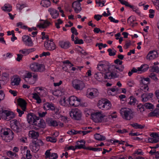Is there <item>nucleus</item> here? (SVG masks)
I'll return each instance as SVG.
<instances>
[{
	"instance_id": "nucleus-55",
	"label": "nucleus",
	"mask_w": 159,
	"mask_h": 159,
	"mask_svg": "<svg viewBox=\"0 0 159 159\" xmlns=\"http://www.w3.org/2000/svg\"><path fill=\"white\" fill-rule=\"evenodd\" d=\"M107 51L109 52V55L110 56H113L116 55V51L115 50L112 51L111 48H109L107 50Z\"/></svg>"
},
{
	"instance_id": "nucleus-49",
	"label": "nucleus",
	"mask_w": 159,
	"mask_h": 159,
	"mask_svg": "<svg viewBox=\"0 0 159 159\" xmlns=\"http://www.w3.org/2000/svg\"><path fill=\"white\" fill-rule=\"evenodd\" d=\"M17 26L18 27H19L21 29H27L28 27L27 26L24 25L23 23L21 22H19L17 23Z\"/></svg>"
},
{
	"instance_id": "nucleus-15",
	"label": "nucleus",
	"mask_w": 159,
	"mask_h": 159,
	"mask_svg": "<svg viewBox=\"0 0 159 159\" xmlns=\"http://www.w3.org/2000/svg\"><path fill=\"white\" fill-rule=\"evenodd\" d=\"M48 11L50 13V14L51 15L52 18L56 19L58 16V12L56 9L52 8H50L49 9Z\"/></svg>"
},
{
	"instance_id": "nucleus-57",
	"label": "nucleus",
	"mask_w": 159,
	"mask_h": 159,
	"mask_svg": "<svg viewBox=\"0 0 159 159\" xmlns=\"http://www.w3.org/2000/svg\"><path fill=\"white\" fill-rule=\"evenodd\" d=\"M151 71L153 72H156L157 73L159 72V68L157 66H152V67Z\"/></svg>"
},
{
	"instance_id": "nucleus-17",
	"label": "nucleus",
	"mask_w": 159,
	"mask_h": 159,
	"mask_svg": "<svg viewBox=\"0 0 159 159\" xmlns=\"http://www.w3.org/2000/svg\"><path fill=\"white\" fill-rule=\"evenodd\" d=\"M152 93H150L148 94L143 93L141 95V97L142 98V101L144 102H147L148 99L152 98L153 97Z\"/></svg>"
},
{
	"instance_id": "nucleus-3",
	"label": "nucleus",
	"mask_w": 159,
	"mask_h": 159,
	"mask_svg": "<svg viewBox=\"0 0 159 159\" xmlns=\"http://www.w3.org/2000/svg\"><path fill=\"white\" fill-rule=\"evenodd\" d=\"M30 68L31 70L34 72H42L45 70V66L44 65L39 64L37 62L32 63L30 66Z\"/></svg>"
},
{
	"instance_id": "nucleus-37",
	"label": "nucleus",
	"mask_w": 159,
	"mask_h": 159,
	"mask_svg": "<svg viewBox=\"0 0 159 159\" xmlns=\"http://www.w3.org/2000/svg\"><path fill=\"white\" fill-rule=\"evenodd\" d=\"M20 81V78L19 77L15 78L11 82V84L12 85H17L19 84Z\"/></svg>"
},
{
	"instance_id": "nucleus-45",
	"label": "nucleus",
	"mask_w": 159,
	"mask_h": 159,
	"mask_svg": "<svg viewBox=\"0 0 159 159\" xmlns=\"http://www.w3.org/2000/svg\"><path fill=\"white\" fill-rule=\"evenodd\" d=\"M81 4L80 2H77V1H75L72 4V7L75 8H78V7H81Z\"/></svg>"
},
{
	"instance_id": "nucleus-53",
	"label": "nucleus",
	"mask_w": 159,
	"mask_h": 159,
	"mask_svg": "<svg viewBox=\"0 0 159 159\" xmlns=\"http://www.w3.org/2000/svg\"><path fill=\"white\" fill-rule=\"evenodd\" d=\"M7 130H5L3 133V135L5 136H6L8 135L13 133L12 131L10 129H7Z\"/></svg>"
},
{
	"instance_id": "nucleus-12",
	"label": "nucleus",
	"mask_w": 159,
	"mask_h": 159,
	"mask_svg": "<svg viewBox=\"0 0 159 159\" xmlns=\"http://www.w3.org/2000/svg\"><path fill=\"white\" fill-rule=\"evenodd\" d=\"M17 102L19 106L21 107L22 110L25 111L27 104L25 100L22 98H19L18 99Z\"/></svg>"
},
{
	"instance_id": "nucleus-48",
	"label": "nucleus",
	"mask_w": 159,
	"mask_h": 159,
	"mask_svg": "<svg viewBox=\"0 0 159 159\" xmlns=\"http://www.w3.org/2000/svg\"><path fill=\"white\" fill-rule=\"evenodd\" d=\"M135 20V18L134 17L130 16L128 19L127 22L130 25H131Z\"/></svg>"
},
{
	"instance_id": "nucleus-7",
	"label": "nucleus",
	"mask_w": 159,
	"mask_h": 159,
	"mask_svg": "<svg viewBox=\"0 0 159 159\" xmlns=\"http://www.w3.org/2000/svg\"><path fill=\"white\" fill-rule=\"evenodd\" d=\"M88 96L90 98L97 97L99 94V92L96 89H88L87 90Z\"/></svg>"
},
{
	"instance_id": "nucleus-9",
	"label": "nucleus",
	"mask_w": 159,
	"mask_h": 159,
	"mask_svg": "<svg viewBox=\"0 0 159 159\" xmlns=\"http://www.w3.org/2000/svg\"><path fill=\"white\" fill-rule=\"evenodd\" d=\"M44 46L46 49L52 51L56 48V46L53 42L50 41H46L45 42Z\"/></svg>"
},
{
	"instance_id": "nucleus-38",
	"label": "nucleus",
	"mask_w": 159,
	"mask_h": 159,
	"mask_svg": "<svg viewBox=\"0 0 159 159\" xmlns=\"http://www.w3.org/2000/svg\"><path fill=\"white\" fill-rule=\"evenodd\" d=\"M137 109L138 111L142 112L144 111L145 109L144 105L140 104L137 106Z\"/></svg>"
},
{
	"instance_id": "nucleus-5",
	"label": "nucleus",
	"mask_w": 159,
	"mask_h": 159,
	"mask_svg": "<svg viewBox=\"0 0 159 159\" xmlns=\"http://www.w3.org/2000/svg\"><path fill=\"white\" fill-rule=\"evenodd\" d=\"M72 86L76 90H81L85 87V84L83 81L75 80L72 81Z\"/></svg>"
},
{
	"instance_id": "nucleus-39",
	"label": "nucleus",
	"mask_w": 159,
	"mask_h": 159,
	"mask_svg": "<svg viewBox=\"0 0 159 159\" xmlns=\"http://www.w3.org/2000/svg\"><path fill=\"white\" fill-rule=\"evenodd\" d=\"M113 65V68L114 69H115V68L119 72V73H120V72H122L124 69V67L123 65H121L119 67L118 66H117L114 65Z\"/></svg>"
},
{
	"instance_id": "nucleus-1",
	"label": "nucleus",
	"mask_w": 159,
	"mask_h": 159,
	"mask_svg": "<svg viewBox=\"0 0 159 159\" xmlns=\"http://www.w3.org/2000/svg\"><path fill=\"white\" fill-rule=\"evenodd\" d=\"M91 117L92 120L96 123L105 122L108 121L107 117L101 112L93 113L91 115Z\"/></svg>"
},
{
	"instance_id": "nucleus-56",
	"label": "nucleus",
	"mask_w": 159,
	"mask_h": 159,
	"mask_svg": "<svg viewBox=\"0 0 159 159\" xmlns=\"http://www.w3.org/2000/svg\"><path fill=\"white\" fill-rule=\"evenodd\" d=\"M145 108L147 109H153V105L151 103L148 102L144 104Z\"/></svg>"
},
{
	"instance_id": "nucleus-10",
	"label": "nucleus",
	"mask_w": 159,
	"mask_h": 159,
	"mask_svg": "<svg viewBox=\"0 0 159 159\" xmlns=\"http://www.w3.org/2000/svg\"><path fill=\"white\" fill-rule=\"evenodd\" d=\"M23 41L25 43V44L30 47L32 46L33 43L31 38L27 35H25L23 37Z\"/></svg>"
},
{
	"instance_id": "nucleus-27",
	"label": "nucleus",
	"mask_w": 159,
	"mask_h": 159,
	"mask_svg": "<svg viewBox=\"0 0 159 159\" xmlns=\"http://www.w3.org/2000/svg\"><path fill=\"white\" fill-rule=\"evenodd\" d=\"M150 79L149 78H142L140 80V85H148L150 83Z\"/></svg>"
},
{
	"instance_id": "nucleus-36",
	"label": "nucleus",
	"mask_w": 159,
	"mask_h": 159,
	"mask_svg": "<svg viewBox=\"0 0 159 159\" xmlns=\"http://www.w3.org/2000/svg\"><path fill=\"white\" fill-rule=\"evenodd\" d=\"M11 6L9 4H5L4 7H2L3 10L4 11H7L8 12L10 11L11 10Z\"/></svg>"
},
{
	"instance_id": "nucleus-51",
	"label": "nucleus",
	"mask_w": 159,
	"mask_h": 159,
	"mask_svg": "<svg viewBox=\"0 0 159 159\" xmlns=\"http://www.w3.org/2000/svg\"><path fill=\"white\" fill-rule=\"evenodd\" d=\"M6 117H5L4 119L6 120L7 121L10 120L11 119L13 118L14 116L13 115V113L12 112H11V113H10Z\"/></svg>"
},
{
	"instance_id": "nucleus-50",
	"label": "nucleus",
	"mask_w": 159,
	"mask_h": 159,
	"mask_svg": "<svg viewBox=\"0 0 159 159\" xmlns=\"http://www.w3.org/2000/svg\"><path fill=\"white\" fill-rule=\"evenodd\" d=\"M87 150H89L95 152L97 151H102V148H93L91 147H88L87 148Z\"/></svg>"
},
{
	"instance_id": "nucleus-24",
	"label": "nucleus",
	"mask_w": 159,
	"mask_h": 159,
	"mask_svg": "<svg viewBox=\"0 0 159 159\" xmlns=\"http://www.w3.org/2000/svg\"><path fill=\"white\" fill-rule=\"evenodd\" d=\"M47 122L48 124L50 126L56 127L58 125V122L56 120H53L51 118L47 120Z\"/></svg>"
},
{
	"instance_id": "nucleus-44",
	"label": "nucleus",
	"mask_w": 159,
	"mask_h": 159,
	"mask_svg": "<svg viewBox=\"0 0 159 159\" xmlns=\"http://www.w3.org/2000/svg\"><path fill=\"white\" fill-rule=\"evenodd\" d=\"M11 128L13 131L16 133H18L20 131L19 126H16L15 125H12L11 126Z\"/></svg>"
},
{
	"instance_id": "nucleus-32",
	"label": "nucleus",
	"mask_w": 159,
	"mask_h": 159,
	"mask_svg": "<svg viewBox=\"0 0 159 159\" xmlns=\"http://www.w3.org/2000/svg\"><path fill=\"white\" fill-rule=\"evenodd\" d=\"M13 133L5 136L4 140L7 142H10L13 138Z\"/></svg>"
},
{
	"instance_id": "nucleus-14",
	"label": "nucleus",
	"mask_w": 159,
	"mask_h": 159,
	"mask_svg": "<svg viewBox=\"0 0 159 159\" xmlns=\"http://www.w3.org/2000/svg\"><path fill=\"white\" fill-rule=\"evenodd\" d=\"M107 70H106L105 72L104 76L105 79H114L113 74L111 70L110 69H106Z\"/></svg>"
},
{
	"instance_id": "nucleus-58",
	"label": "nucleus",
	"mask_w": 159,
	"mask_h": 159,
	"mask_svg": "<svg viewBox=\"0 0 159 159\" xmlns=\"http://www.w3.org/2000/svg\"><path fill=\"white\" fill-rule=\"evenodd\" d=\"M150 136L152 138H154V139H158V138L159 136L158 134L157 133H152L150 134Z\"/></svg>"
},
{
	"instance_id": "nucleus-16",
	"label": "nucleus",
	"mask_w": 159,
	"mask_h": 159,
	"mask_svg": "<svg viewBox=\"0 0 159 159\" xmlns=\"http://www.w3.org/2000/svg\"><path fill=\"white\" fill-rule=\"evenodd\" d=\"M109 65L102 64H98L97 68L99 71H105L107 70L106 69H109Z\"/></svg>"
},
{
	"instance_id": "nucleus-4",
	"label": "nucleus",
	"mask_w": 159,
	"mask_h": 159,
	"mask_svg": "<svg viewBox=\"0 0 159 159\" xmlns=\"http://www.w3.org/2000/svg\"><path fill=\"white\" fill-rule=\"evenodd\" d=\"M70 116L74 120H81L82 112L77 108L72 109L70 113Z\"/></svg>"
},
{
	"instance_id": "nucleus-47",
	"label": "nucleus",
	"mask_w": 159,
	"mask_h": 159,
	"mask_svg": "<svg viewBox=\"0 0 159 159\" xmlns=\"http://www.w3.org/2000/svg\"><path fill=\"white\" fill-rule=\"evenodd\" d=\"M46 140L47 141H50L52 143H55L57 141V139L54 137H48L46 138Z\"/></svg>"
},
{
	"instance_id": "nucleus-22",
	"label": "nucleus",
	"mask_w": 159,
	"mask_h": 159,
	"mask_svg": "<svg viewBox=\"0 0 159 159\" xmlns=\"http://www.w3.org/2000/svg\"><path fill=\"white\" fill-rule=\"evenodd\" d=\"M29 135L30 137L36 139L39 136V133L38 132H36L34 130L30 131L29 132Z\"/></svg>"
},
{
	"instance_id": "nucleus-30",
	"label": "nucleus",
	"mask_w": 159,
	"mask_h": 159,
	"mask_svg": "<svg viewBox=\"0 0 159 159\" xmlns=\"http://www.w3.org/2000/svg\"><path fill=\"white\" fill-rule=\"evenodd\" d=\"M32 142L34 143L37 146H39L40 148V146H42L43 145V143L42 141L40 139H35L32 141Z\"/></svg>"
},
{
	"instance_id": "nucleus-23",
	"label": "nucleus",
	"mask_w": 159,
	"mask_h": 159,
	"mask_svg": "<svg viewBox=\"0 0 159 159\" xmlns=\"http://www.w3.org/2000/svg\"><path fill=\"white\" fill-rule=\"evenodd\" d=\"M42 20L44 21L43 23L41 24L37 25V27H39L40 28H42L43 29L46 28L51 24V23L47 20Z\"/></svg>"
},
{
	"instance_id": "nucleus-33",
	"label": "nucleus",
	"mask_w": 159,
	"mask_h": 159,
	"mask_svg": "<svg viewBox=\"0 0 159 159\" xmlns=\"http://www.w3.org/2000/svg\"><path fill=\"white\" fill-rule=\"evenodd\" d=\"M33 98L36 100L37 103H40L41 102V100L39 95L37 93H33Z\"/></svg>"
},
{
	"instance_id": "nucleus-25",
	"label": "nucleus",
	"mask_w": 159,
	"mask_h": 159,
	"mask_svg": "<svg viewBox=\"0 0 159 159\" xmlns=\"http://www.w3.org/2000/svg\"><path fill=\"white\" fill-rule=\"evenodd\" d=\"M30 148L31 151L34 152H37L39 149V146H37L32 142L30 145Z\"/></svg>"
},
{
	"instance_id": "nucleus-41",
	"label": "nucleus",
	"mask_w": 159,
	"mask_h": 159,
	"mask_svg": "<svg viewBox=\"0 0 159 159\" xmlns=\"http://www.w3.org/2000/svg\"><path fill=\"white\" fill-rule=\"evenodd\" d=\"M66 98L65 97L61 98L59 101V103L60 104L64 106H67V104L66 102Z\"/></svg>"
},
{
	"instance_id": "nucleus-34",
	"label": "nucleus",
	"mask_w": 159,
	"mask_h": 159,
	"mask_svg": "<svg viewBox=\"0 0 159 159\" xmlns=\"http://www.w3.org/2000/svg\"><path fill=\"white\" fill-rule=\"evenodd\" d=\"M9 79V75L7 73H3L2 74V80H0V81L7 82Z\"/></svg>"
},
{
	"instance_id": "nucleus-19",
	"label": "nucleus",
	"mask_w": 159,
	"mask_h": 159,
	"mask_svg": "<svg viewBox=\"0 0 159 159\" xmlns=\"http://www.w3.org/2000/svg\"><path fill=\"white\" fill-rule=\"evenodd\" d=\"M43 107L45 110H46L49 109L53 110L55 109V106L54 104L52 103L50 104L49 102H46L44 103Z\"/></svg>"
},
{
	"instance_id": "nucleus-62",
	"label": "nucleus",
	"mask_w": 159,
	"mask_h": 159,
	"mask_svg": "<svg viewBox=\"0 0 159 159\" xmlns=\"http://www.w3.org/2000/svg\"><path fill=\"white\" fill-rule=\"evenodd\" d=\"M76 149H81L83 148L85 149H87L88 147H86L83 144H80V145H77L75 146Z\"/></svg>"
},
{
	"instance_id": "nucleus-26",
	"label": "nucleus",
	"mask_w": 159,
	"mask_h": 159,
	"mask_svg": "<svg viewBox=\"0 0 159 159\" xmlns=\"http://www.w3.org/2000/svg\"><path fill=\"white\" fill-rule=\"evenodd\" d=\"M40 4L43 7H48L51 5L50 0H43L41 1Z\"/></svg>"
},
{
	"instance_id": "nucleus-61",
	"label": "nucleus",
	"mask_w": 159,
	"mask_h": 159,
	"mask_svg": "<svg viewBox=\"0 0 159 159\" xmlns=\"http://www.w3.org/2000/svg\"><path fill=\"white\" fill-rule=\"evenodd\" d=\"M7 154L8 156L11 157H12L14 156H16L17 155V154L16 153L10 151H8L7 152Z\"/></svg>"
},
{
	"instance_id": "nucleus-59",
	"label": "nucleus",
	"mask_w": 159,
	"mask_h": 159,
	"mask_svg": "<svg viewBox=\"0 0 159 159\" xmlns=\"http://www.w3.org/2000/svg\"><path fill=\"white\" fill-rule=\"evenodd\" d=\"M32 73L31 72H29L24 75V79H25L26 78L30 79L32 77Z\"/></svg>"
},
{
	"instance_id": "nucleus-63",
	"label": "nucleus",
	"mask_w": 159,
	"mask_h": 159,
	"mask_svg": "<svg viewBox=\"0 0 159 159\" xmlns=\"http://www.w3.org/2000/svg\"><path fill=\"white\" fill-rule=\"evenodd\" d=\"M137 70L134 67L132 68L131 71H129L128 73V75L129 76H130L133 73L137 72Z\"/></svg>"
},
{
	"instance_id": "nucleus-21",
	"label": "nucleus",
	"mask_w": 159,
	"mask_h": 159,
	"mask_svg": "<svg viewBox=\"0 0 159 159\" xmlns=\"http://www.w3.org/2000/svg\"><path fill=\"white\" fill-rule=\"evenodd\" d=\"M113 66L109 65V69H110L111 70L113 74L114 79L115 78H118L119 76V72L117 70L113 68Z\"/></svg>"
},
{
	"instance_id": "nucleus-28",
	"label": "nucleus",
	"mask_w": 159,
	"mask_h": 159,
	"mask_svg": "<svg viewBox=\"0 0 159 159\" xmlns=\"http://www.w3.org/2000/svg\"><path fill=\"white\" fill-rule=\"evenodd\" d=\"M11 112L2 109L1 111L0 116L3 118L4 119L8 115H8L10 113H11Z\"/></svg>"
},
{
	"instance_id": "nucleus-52",
	"label": "nucleus",
	"mask_w": 159,
	"mask_h": 159,
	"mask_svg": "<svg viewBox=\"0 0 159 159\" xmlns=\"http://www.w3.org/2000/svg\"><path fill=\"white\" fill-rule=\"evenodd\" d=\"M148 142L152 143H155L157 142L158 141V139H154V138H148Z\"/></svg>"
},
{
	"instance_id": "nucleus-2",
	"label": "nucleus",
	"mask_w": 159,
	"mask_h": 159,
	"mask_svg": "<svg viewBox=\"0 0 159 159\" xmlns=\"http://www.w3.org/2000/svg\"><path fill=\"white\" fill-rule=\"evenodd\" d=\"M120 113L123 118L127 120H130L134 116L133 112L130 109L122 108L120 110Z\"/></svg>"
},
{
	"instance_id": "nucleus-43",
	"label": "nucleus",
	"mask_w": 159,
	"mask_h": 159,
	"mask_svg": "<svg viewBox=\"0 0 159 159\" xmlns=\"http://www.w3.org/2000/svg\"><path fill=\"white\" fill-rule=\"evenodd\" d=\"M67 133L70 135L76 134H81V131L75 130L73 129L68 131Z\"/></svg>"
},
{
	"instance_id": "nucleus-29",
	"label": "nucleus",
	"mask_w": 159,
	"mask_h": 159,
	"mask_svg": "<svg viewBox=\"0 0 159 159\" xmlns=\"http://www.w3.org/2000/svg\"><path fill=\"white\" fill-rule=\"evenodd\" d=\"M106 102L105 99H102L99 100L98 104V106L100 109H104V103Z\"/></svg>"
},
{
	"instance_id": "nucleus-54",
	"label": "nucleus",
	"mask_w": 159,
	"mask_h": 159,
	"mask_svg": "<svg viewBox=\"0 0 159 159\" xmlns=\"http://www.w3.org/2000/svg\"><path fill=\"white\" fill-rule=\"evenodd\" d=\"M149 77L155 81H157L158 80V78L156 77V75L154 73H151L149 75Z\"/></svg>"
},
{
	"instance_id": "nucleus-35",
	"label": "nucleus",
	"mask_w": 159,
	"mask_h": 159,
	"mask_svg": "<svg viewBox=\"0 0 159 159\" xmlns=\"http://www.w3.org/2000/svg\"><path fill=\"white\" fill-rule=\"evenodd\" d=\"M106 102L104 103V109L108 110L110 109L111 107V104L108 100L105 99Z\"/></svg>"
},
{
	"instance_id": "nucleus-42",
	"label": "nucleus",
	"mask_w": 159,
	"mask_h": 159,
	"mask_svg": "<svg viewBox=\"0 0 159 159\" xmlns=\"http://www.w3.org/2000/svg\"><path fill=\"white\" fill-rule=\"evenodd\" d=\"M103 76V74L101 72H98L95 74V77L97 80H99L102 79Z\"/></svg>"
},
{
	"instance_id": "nucleus-20",
	"label": "nucleus",
	"mask_w": 159,
	"mask_h": 159,
	"mask_svg": "<svg viewBox=\"0 0 159 159\" xmlns=\"http://www.w3.org/2000/svg\"><path fill=\"white\" fill-rule=\"evenodd\" d=\"M35 49L34 48H31L30 49H24L22 50H20L19 51V52L24 54L25 55H26L29 54L30 53L35 51Z\"/></svg>"
},
{
	"instance_id": "nucleus-40",
	"label": "nucleus",
	"mask_w": 159,
	"mask_h": 159,
	"mask_svg": "<svg viewBox=\"0 0 159 159\" xmlns=\"http://www.w3.org/2000/svg\"><path fill=\"white\" fill-rule=\"evenodd\" d=\"M130 101L128 103L129 104L131 105H134L136 102V99L133 96H131L130 97Z\"/></svg>"
},
{
	"instance_id": "nucleus-64",
	"label": "nucleus",
	"mask_w": 159,
	"mask_h": 159,
	"mask_svg": "<svg viewBox=\"0 0 159 159\" xmlns=\"http://www.w3.org/2000/svg\"><path fill=\"white\" fill-rule=\"evenodd\" d=\"M26 157L27 159H30L32 158V155L30 153V151L29 150H27L26 151Z\"/></svg>"
},
{
	"instance_id": "nucleus-46",
	"label": "nucleus",
	"mask_w": 159,
	"mask_h": 159,
	"mask_svg": "<svg viewBox=\"0 0 159 159\" xmlns=\"http://www.w3.org/2000/svg\"><path fill=\"white\" fill-rule=\"evenodd\" d=\"M140 90L143 91L144 92H147L149 89V88L148 85H140Z\"/></svg>"
},
{
	"instance_id": "nucleus-6",
	"label": "nucleus",
	"mask_w": 159,
	"mask_h": 159,
	"mask_svg": "<svg viewBox=\"0 0 159 159\" xmlns=\"http://www.w3.org/2000/svg\"><path fill=\"white\" fill-rule=\"evenodd\" d=\"M69 104L72 106L77 107L80 104L81 100L75 96H71L69 98Z\"/></svg>"
},
{
	"instance_id": "nucleus-18",
	"label": "nucleus",
	"mask_w": 159,
	"mask_h": 159,
	"mask_svg": "<svg viewBox=\"0 0 159 159\" xmlns=\"http://www.w3.org/2000/svg\"><path fill=\"white\" fill-rule=\"evenodd\" d=\"M59 44L62 48L65 49L68 48L70 46V43L68 41H60Z\"/></svg>"
},
{
	"instance_id": "nucleus-11",
	"label": "nucleus",
	"mask_w": 159,
	"mask_h": 159,
	"mask_svg": "<svg viewBox=\"0 0 159 159\" xmlns=\"http://www.w3.org/2000/svg\"><path fill=\"white\" fill-rule=\"evenodd\" d=\"M158 52L155 51H151L148 54L146 59L149 60L154 59L158 57Z\"/></svg>"
},
{
	"instance_id": "nucleus-13",
	"label": "nucleus",
	"mask_w": 159,
	"mask_h": 159,
	"mask_svg": "<svg viewBox=\"0 0 159 159\" xmlns=\"http://www.w3.org/2000/svg\"><path fill=\"white\" fill-rule=\"evenodd\" d=\"M39 118L38 120H36V121L34 125L40 128H44L46 127V123L43 120H39Z\"/></svg>"
},
{
	"instance_id": "nucleus-31",
	"label": "nucleus",
	"mask_w": 159,
	"mask_h": 159,
	"mask_svg": "<svg viewBox=\"0 0 159 159\" xmlns=\"http://www.w3.org/2000/svg\"><path fill=\"white\" fill-rule=\"evenodd\" d=\"M149 115L150 116H159V109H155L153 112H150Z\"/></svg>"
},
{
	"instance_id": "nucleus-60",
	"label": "nucleus",
	"mask_w": 159,
	"mask_h": 159,
	"mask_svg": "<svg viewBox=\"0 0 159 159\" xmlns=\"http://www.w3.org/2000/svg\"><path fill=\"white\" fill-rule=\"evenodd\" d=\"M58 157L57 154L55 153H52L51 154V156L49 159H56Z\"/></svg>"
},
{
	"instance_id": "nucleus-8",
	"label": "nucleus",
	"mask_w": 159,
	"mask_h": 159,
	"mask_svg": "<svg viewBox=\"0 0 159 159\" xmlns=\"http://www.w3.org/2000/svg\"><path fill=\"white\" fill-rule=\"evenodd\" d=\"M27 117L28 122L32 125H34L36 120H38L39 119V117L36 116L35 114L32 113H29L27 115Z\"/></svg>"
}]
</instances>
